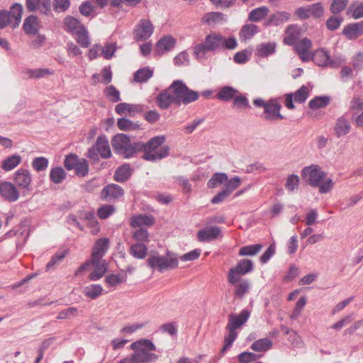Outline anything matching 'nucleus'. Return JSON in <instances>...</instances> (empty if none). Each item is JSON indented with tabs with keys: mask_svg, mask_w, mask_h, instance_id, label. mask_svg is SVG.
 Returning a JSON list of instances; mask_svg holds the SVG:
<instances>
[{
	"mask_svg": "<svg viewBox=\"0 0 363 363\" xmlns=\"http://www.w3.org/2000/svg\"><path fill=\"white\" fill-rule=\"evenodd\" d=\"M199 97V92L190 89L183 81L177 79L157 96L156 102L160 108L167 109L173 104L178 106L189 104Z\"/></svg>",
	"mask_w": 363,
	"mask_h": 363,
	"instance_id": "f257e3e1",
	"label": "nucleus"
},
{
	"mask_svg": "<svg viewBox=\"0 0 363 363\" xmlns=\"http://www.w3.org/2000/svg\"><path fill=\"white\" fill-rule=\"evenodd\" d=\"M238 47V41L234 36L225 38L219 33L211 32L205 38L203 43L196 44L194 47V56L200 61L206 58L208 52H216L222 50H235Z\"/></svg>",
	"mask_w": 363,
	"mask_h": 363,
	"instance_id": "f03ea898",
	"label": "nucleus"
},
{
	"mask_svg": "<svg viewBox=\"0 0 363 363\" xmlns=\"http://www.w3.org/2000/svg\"><path fill=\"white\" fill-rule=\"evenodd\" d=\"M130 349L134 351L130 357L135 363L153 362L158 359L157 354L151 352L156 350V347L150 340H137L131 344Z\"/></svg>",
	"mask_w": 363,
	"mask_h": 363,
	"instance_id": "7ed1b4c3",
	"label": "nucleus"
},
{
	"mask_svg": "<svg viewBox=\"0 0 363 363\" xmlns=\"http://www.w3.org/2000/svg\"><path fill=\"white\" fill-rule=\"evenodd\" d=\"M164 141L165 137L164 135H159L151 138L146 143L140 142V145L143 146L141 151L144 152L143 158L147 161L155 162L167 157L169 152L168 146H163L157 150Z\"/></svg>",
	"mask_w": 363,
	"mask_h": 363,
	"instance_id": "20e7f679",
	"label": "nucleus"
},
{
	"mask_svg": "<svg viewBox=\"0 0 363 363\" xmlns=\"http://www.w3.org/2000/svg\"><path fill=\"white\" fill-rule=\"evenodd\" d=\"M111 145L115 152L123 155L125 158H130L137 152L141 151L140 142L131 143L126 135L117 134L111 140Z\"/></svg>",
	"mask_w": 363,
	"mask_h": 363,
	"instance_id": "39448f33",
	"label": "nucleus"
},
{
	"mask_svg": "<svg viewBox=\"0 0 363 363\" xmlns=\"http://www.w3.org/2000/svg\"><path fill=\"white\" fill-rule=\"evenodd\" d=\"M147 266L160 272L173 269L178 267L179 259L177 255L170 251H167L165 256L159 254L150 255L147 260Z\"/></svg>",
	"mask_w": 363,
	"mask_h": 363,
	"instance_id": "423d86ee",
	"label": "nucleus"
},
{
	"mask_svg": "<svg viewBox=\"0 0 363 363\" xmlns=\"http://www.w3.org/2000/svg\"><path fill=\"white\" fill-rule=\"evenodd\" d=\"M23 6L18 3L13 4L10 10H0V29L10 26L14 29L21 21Z\"/></svg>",
	"mask_w": 363,
	"mask_h": 363,
	"instance_id": "0eeeda50",
	"label": "nucleus"
},
{
	"mask_svg": "<svg viewBox=\"0 0 363 363\" xmlns=\"http://www.w3.org/2000/svg\"><path fill=\"white\" fill-rule=\"evenodd\" d=\"M32 182V174L27 169L20 168L13 174V184L22 191L23 196L33 191Z\"/></svg>",
	"mask_w": 363,
	"mask_h": 363,
	"instance_id": "6e6552de",
	"label": "nucleus"
},
{
	"mask_svg": "<svg viewBox=\"0 0 363 363\" xmlns=\"http://www.w3.org/2000/svg\"><path fill=\"white\" fill-rule=\"evenodd\" d=\"M154 30V25L149 18H141L133 29V38L137 42L145 41L152 36Z\"/></svg>",
	"mask_w": 363,
	"mask_h": 363,
	"instance_id": "1a4fd4ad",
	"label": "nucleus"
},
{
	"mask_svg": "<svg viewBox=\"0 0 363 363\" xmlns=\"http://www.w3.org/2000/svg\"><path fill=\"white\" fill-rule=\"evenodd\" d=\"M253 270V262L248 259H243L238 262L235 267L230 269L228 274V281L233 284L239 281L242 276Z\"/></svg>",
	"mask_w": 363,
	"mask_h": 363,
	"instance_id": "9d476101",
	"label": "nucleus"
},
{
	"mask_svg": "<svg viewBox=\"0 0 363 363\" xmlns=\"http://www.w3.org/2000/svg\"><path fill=\"white\" fill-rule=\"evenodd\" d=\"M303 179L311 186L316 187L320 185L325 177V173L318 165H311L304 167L301 171Z\"/></svg>",
	"mask_w": 363,
	"mask_h": 363,
	"instance_id": "9b49d317",
	"label": "nucleus"
},
{
	"mask_svg": "<svg viewBox=\"0 0 363 363\" xmlns=\"http://www.w3.org/2000/svg\"><path fill=\"white\" fill-rule=\"evenodd\" d=\"M281 108V104L277 99H271L267 101V104L264 108V112L261 117L266 121H277L284 119V116L280 113Z\"/></svg>",
	"mask_w": 363,
	"mask_h": 363,
	"instance_id": "f8f14e48",
	"label": "nucleus"
},
{
	"mask_svg": "<svg viewBox=\"0 0 363 363\" xmlns=\"http://www.w3.org/2000/svg\"><path fill=\"white\" fill-rule=\"evenodd\" d=\"M0 196L9 202H15L20 197L19 189L11 182H0Z\"/></svg>",
	"mask_w": 363,
	"mask_h": 363,
	"instance_id": "ddd939ff",
	"label": "nucleus"
},
{
	"mask_svg": "<svg viewBox=\"0 0 363 363\" xmlns=\"http://www.w3.org/2000/svg\"><path fill=\"white\" fill-rule=\"evenodd\" d=\"M309 96V89L308 86L303 85L294 94H287L285 96V106L289 109L295 108L293 101L296 103L302 104L306 101Z\"/></svg>",
	"mask_w": 363,
	"mask_h": 363,
	"instance_id": "4468645a",
	"label": "nucleus"
},
{
	"mask_svg": "<svg viewBox=\"0 0 363 363\" xmlns=\"http://www.w3.org/2000/svg\"><path fill=\"white\" fill-rule=\"evenodd\" d=\"M250 313H251L248 309L244 308L239 315L230 314L229 315L228 323L226 328H230L232 330H236L247 321L250 316Z\"/></svg>",
	"mask_w": 363,
	"mask_h": 363,
	"instance_id": "2eb2a0df",
	"label": "nucleus"
},
{
	"mask_svg": "<svg viewBox=\"0 0 363 363\" xmlns=\"http://www.w3.org/2000/svg\"><path fill=\"white\" fill-rule=\"evenodd\" d=\"M26 6L30 12L38 10L40 13L48 15L51 11V0H26Z\"/></svg>",
	"mask_w": 363,
	"mask_h": 363,
	"instance_id": "dca6fc26",
	"label": "nucleus"
},
{
	"mask_svg": "<svg viewBox=\"0 0 363 363\" xmlns=\"http://www.w3.org/2000/svg\"><path fill=\"white\" fill-rule=\"evenodd\" d=\"M311 46L312 43L311 40L307 38H303L294 45L296 52L302 61L308 62L311 60V54L309 50Z\"/></svg>",
	"mask_w": 363,
	"mask_h": 363,
	"instance_id": "f3484780",
	"label": "nucleus"
},
{
	"mask_svg": "<svg viewBox=\"0 0 363 363\" xmlns=\"http://www.w3.org/2000/svg\"><path fill=\"white\" fill-rule=\"evenodd\" d=\"M109 247L108 238H104L97 240L92 249L91 258L94 261L102 259Z\"/></svg>",
	"mask_w": 363,
	"mask_h": 363,
	"instance_id": "a211bd4d",
	"label": "nucleus"
},
{
	"mask_svg": "<svg viewBox=\"0 0 363 363\" xmlns=\"http://www.w3.org/2000/svg\"><path fill=\"white\" fill-rule=\"evenodd\" d=\"M176 45V39L172 35H165L161 38L156 43L155 52L162 55L172 50Z\"/></svg>",
	"mask_w": 363,
	"mask_h": 363,
	"instance_id": "6ab92c4d",
	"label": "nucleus"
},
{
	"mask_svg": "<svg viewBox=\"0 0 363 363\" xmlns=\"http://www.w3.org/2000/svg\"><path fill=\"white\" fill-rule=\"evenodd\" d=\"M123 189L118 184L106 185L101 191V197L104 200L119 199L123 196Z\"/></svg>",
	"mask_w": 363,
	"mask_h": 363,
	"instance_id": "aec40b11",
	"label": "nucleus"
},
{
	"mask_svg": "<svg viewBox=\"0 0 363 363\" xmlns=\"http://www.w3.org/2000/svg\"><path fill=\"white\" fill-rule=\"evenodd\" d=\"M95 147L99 155L104 159L111 157V151L107 138L104 135L98 136L95 143Z\"/></svg>",
	"mask_w": 363,
	"mask_h": 363,
	"instance_id": "412c9836",
	"label": "nucleus"
},
{
	"mask_svg": "<svg viewBox=\"0 0 363 363\" xmlns=\"http://www.w3.org/2000/svg\"><path fill=\"white\" fill-rule=\"evenodd\" d=\"M90 262L94 265V269L89 274V279L91 281H97L100 279L107 271V262L105 260L99 259L94 261V259H90Z\"/></svg>",
	"mask_w": 363,
	"mask_h": 363,
	"instance_id": "4be33fe9",
	"label": "nucleus"
},
{
	"mask_svg": "<svg viewBox=\"0 0 363 363\" xmlns=\"http://www.w3.org/2000/svg\"><path fill=\"white\" fill-rule=\"evenodd\" d=\"M220 229L218 226L205 228L197 233V238L200 242H209L218 237Z\"/></svg>",
	"mask_w": 363,
	"mask_h": 363,
	"instance_id": "5701e85b",
	"label": "nucleus"
},
{
	"mask_svg": "<svg viewBox=\"0 0 363 363\" xmlns=\"http://www.w3.org/2000/svg\"><path fill=\"white\" fill-rule=\"evenodd\" d=\"M277 43L275 42L262 43L257 45L255 55L258 57L265 58L276 52Z\"/></svg>",
	"mask_w": 363,
	"mask_h": 363,
	"instance_id": "b1692460",
	"label": "nucleus"
},
{
	"mask_svg": "<svg viewBox=\"0 0 363 363\" xmlns=\"http://www.w3.org/2000/svg\"><path fill=\"white\" fill-rule=\"evenodd\" d=\"M235 298L242 299L245 295L249 293L251 288V284L249 280L240 278L239 281H236L233 284Z\"/></svg>",
	"mask_w": 363,
	"mask_h": 363,
	"instance_id": "393cba45",
	"label": "nucleus"
},
{
	"mask_svg": "<svg viewBox=\"0 0 363 363\" xmlns=\"http://www.w3.org/2000/svg\"><path fill=\"white\" fill-rule=\"evenodd\" d=\"M342 33L350 40L362 35L363 34V21L346 26Z\"/></svg>",
	"mask_w": 363,
	"mask_h": 363,
	"instance_id": "a878e982",
	"label": "nucleus"
},
{
	"mask_svg": "<svg viewBox=\"0 0 363 363\" xmlns=\"http://www.w3.org/2000/svg\"><path fill=\"white\" fill-rule=\"evenodd\" d=\"M350 123L346 117L341 116L337 119L334 130L337 138L346 135L350 133Z\"/></svg>",
	"mask_w": 363,
	"mask_h": 363,
	"instance_id": "bb28decb",
	"label": "nucleus"
},
{
	"mask_svg": "<svg viewBox=\"0 0 363 363\" xmlns=\"http://www.w3.org/2000/svg\"><path fill=\"white\" fill-rule=\"evenodd\" d=\"M155 223V218L150 215L138 214L133 216L130 220V225L133 228L142 226H151Z\"/></svg>",
	"mask_w": 363,
	"mask_h": 363,
	"instance_id": "cd10ccee",
	"label": "nucleus"
},
{
	"mask_svg": "<svg viewBox=\"0 0 363 363\" xmlns=\"http://www.w3.org/2000/svg\"><path fill=\"white\" fill-rule=\"evenodd\" d=\"M290 13L286 11H279L272 14L267 21L265 23V26H280L287 22L290 18Z\"/></svg>",
	"mask_w": 363,
	"mask_h": 363,
	"instance_id": "c85d7f7f",
	"label": "nucleus"
},
{
	"mask_svg": "<svg viewBox=\"0 0 363 363\" xmlns=\"http://www.w3.org/2000/svg\"><path fill=\"white\" fill-rule=\"evenodd\" d=\"M258 32L259 29L256 25L253 23L245 24L240 30L239 36L241 40L247 41Z\"/></svg>",
	"mask_w": 363,
	"mask_h": 363,
	"instance_id": "c756f323",
	"label": "nucleus"
},
{
	"mask_svg": "<svg viewBox=\"0 0 363 363\" xmlns=\"http://www.w3.org/2000/svg\"><path fill=\"white\" fill-rule=\"evenodd\" d=\"M23 28L26 34L35 35L38 31V18L35 16H29L23 22Z\"/></svg>",
	"mask_w": 363,
	"mask_h": 363,
	"instance_id": "7c9ffc66",
	"label": "nucleus"
},
{
	"mask_svg": "<svg viewBox=\"0 0 363 363\" xmlns=\"http://www.w3.org/2000/svg\"><path fill=\"white\" fill-rule=\"evenodd\" d=\"M133 169L130 164H125L118 167L114 174V179L118 182H125L132 174Z\"/></svg>",
	"mask_w": 363,
	"mask_h": 363,
	"instance_id": "2f4dec72",
	"label": "nucleus"
},
{
	"mask_svg": "<svg viewBox=\"0 0 363 363\" xmlns=\"http://www.w3.org/2000/svg\"><path fill=\"white\" fill-rule=\"evenodd\" d=\"M329 53L328 51L323 49H319L314 52L311 55V59L320 67H327L328 63Z\"/></svg>",
	"mask_w": 363,
	"mask_h": 363,
	"instance_id": "473e14b6",
	"label": "nucleus"
},
{
	"mask_svg": "<svg viewBox=\"0 0 363 363\" xmlns=\"http://www.w3.org/2000/svg\"><path fill=\"white\" fill-rule=\"evenodd\" d=\"M238 93V91L236 89L232 86H225L220 89L216 94V97L219 100L228 101L234 99Z\"/></svg>",
	"mask_w": 363,
	"mask_h": 363,
	"instance_id": "72a5a7b5",
	"label": "nucleus"
},
{
	"mask_svg": "<svg viewBox=\"0 0 363 363\" xmlns=\"http://www.w3.org/2000/svg\"><path fill=\"white\" fill-rule=\"evenodd\" d=\"M272 347V342L269 338H261L254 342L250 348L255 352H264Z\"/></svg>",
	"mask_w": 363,
	"mask_h": 363,
	"instance_id": "f704fd0d",
	"label": "nucleus"
},
{
	"mask_svg": "<svg viewBox=\"0 0 363 363\" xmlns=\"http://www.w3.org/2000/svg\"><path fill=\"white\" fill-rule=\"evenodd\" d=\"M64 22L66 30L69 33H76L81 30V28H84V26L82 25L78 19L72 16H67Z\"/></svg>",
	"mask_w": 363,
	"mask_h": 363,
	"instance_id": "c9c22d12",
	"label": "nucleus"
},
{
	"mask_svg": "<svg viewBox=\"0 0 363 363\" xmlns=\"http://www.w3.org/2000/svg\"><path fill=\"white\" fill-rule=\"evenodd\" d=\"M268 7L263 6L252 10L248 16V20L252 22H258L262 20L269 13Z\"/></svg>",
	"mask_w": 363,
	"mask_h": 363,
	"instance_id": "e433bc0d",
	"label": "nucleus"
},
{
	"mask_svg": "<svg viewBox=\"0 0 363 363\" xmlns=\"http://www.w3.org/2000/svg\"><path fill=\"white\" fill-rule=\"evenodd\" d=\"M129 252L133 257L143 259L147 255V247L144 244L135 243L130 246Z\"/></svg>",
	"mask_w": 363,
	"mask_h": 363,
	"instance_id": "4c0bfd02",
	"label": "nucleus"
},
{
	"mask_svg": "<svg viewBox=\"0 0 363 363\" xmlns=\"http://www.w3.org/2000/svg\"><path fill=\"white\" fill-rule=\"evenodd\" d=\"M22 161L21 156L14 155L6 158L1 164V168L6 172L11 171L16 167Z\"/></svg>",
	"mask_w": 363,
	"mask_h": 363,
	"instance_id": "58836bf2",
	"label": "nucleus"
},
{
	"mask_svg": "<svg viewBox=\"0 0 363 363\" xmlns=\"http://www.w3.org/2000/svg\"><path fill=\"white\" fill-rule=\"evenodd\" d=\"M67 174L61 167H53L50 172V179L54 184H60L66 178Z\"/></svg>",
	"mask_w": 363,
	"mask_h": 363,
	"instance_id": "ea45409f",
	"label": "nucleus"
},
{
	"mask_svg": "<svg viewBox=\"0 0 363 363\" xmlns=\"http://www.w3.org/2000/svg\"><path fill=\"white\" fill-rule=\"evenodd\" d=\"M286 36L284 38V43L289 45H294L298 41V32L295 26L290 25L286 30Z\"/></svg>",
	"mask_w": 363,
	"mask_h": 363,
	"instance_id": "a19ab883",
	"label": "nucleus"
},
{
	"mask_svg": "<svg viewBox=\"0 0 363 363\" xmlns=\"http://www.w3.org/2000/svg\"><path fill=\"white\" fill-rule=\"evenodd\" d=\"M141 110L142 108L140 105H133L127 103L118 104L115 108L116 112L121 116L124 115L126 112H138Z\"/></svg>",
	"mask_w": 363,
	"mask_h": 363,
	"instance_id": "79ce46f5",
	"label": "nucleus"
},
{
	"mask_svg": "<svg viewBox=\"0 0 363 363\" xmlns=\"http://www.w3.org/2000/svg\"><path fill=\"white\" fill-rule=\"evenodd\" d=\"M330 102V97L328 96H316L311 99L308 103V106L311 109H318L326 107Z\"/></svg>",
	"mask_w": 363,
	"mask_h": 363,
	"instance_id": "37998d69",
	"label": "nucleus"
},
{
	"mask_svg": "<svg viewBox=\"0 0 363 363\" xmlns=\"http://www.w3.org/2000/svg\"><path fill=\"white\" fill-rule=\"evenodd\" d=\"M102 291L103 288L99 284H90L84 289V295L91 299L98 298L102 294Z\"/></svg>",
	"mask_w": 363,
	"mask_h": 363,
	"instance_id": "c03bdc74",
	"label": "nucleus"
},
{
	"mask_svg": "<svg viewBox=\"0 0 363 363\" xmlns=\"http://www.w3.org/2000/svg\"><path fill=\"white\" fill-rule=\"evenodd\" d=\"M127 276L125 273L123 274H111L106 277V282L108 286L116 287L117 285L126 281Z\"/></svg>",
	"mask_w": 363,
	"mask_h": 363,
	"instance_id": "a18cd8bd",
	"label": "nucleus"
},
{
	"mask_svg": "<svg viewBox=\"0 0 363 363\" xmlns=\"http://www.w3.org/2000/svg\"><path fill=\"white\" fill-rule=\"evenodd\" d=\"M153 71L149 67H144L135 72L134 79L137 82H145L152 77Z\"/></svg>",
	"mask_w": 363,
	"mask_h": 363,
	"instance_id": "49530a36",
	"label": "nucleus"
},
{
	"mask_svg": "<svg viewBox=\"0 0 363 363\" xmlns=\"http://www.w3.org/2000/svg\"><path fill=\"white\" fill-rule=\"evenodd\" d=\"M261 244L250 245L244 246L240 249L239 255L240 256H254L257 255L262 248Z\"/></svg>",
	"mask_w": 363,
	"mask_h": 363,
	"instance_id": "de8ad7c7",
	"label": "nucleus"
},
{
	"mask_svg": "<svg viewBox=\"0 0 363 363\" xmlns=\"http://www.w3.org/2000/svg\"><path fill=\"white\" fill-rule=\"evenodd\" d=\"M228 179L225 173H215L208 182V187L215 188L228 181Z\"/></svg>",
	"mask_w": 363,
	"mask_h": 363,
	"instance_id": "09e8293b",
	"label": "nucleus"
},
{
	"mask_svg": "<svg viewBox=\"0 0 363 363\" xmlns=\"http://www.w3.org/2000/svg\"><path fill=\"white\" fill-rule=\"evenodd\" d=\"M48 164L49 161L45 157H35L31 163L32 167L38 172L45 171Z\"/></svg>",
	"mask_w": 363,
	"mask_h": 363,
	"instance_id": "8fccbe9b",
	"label": "nucleus"
},
{
	"mask_svg": "<svg viewBox=\"0 0 363 363\" xmlns=\"http://www.w3.org/2000/svg\"><path fill=\"white\" fill-rule=\"evenodd\" d=\"M224 14L220 12H210L205 15L203 21L208 25L217 24L223 21Z\"/></svg>",
	"mask_w": 363,
	"mask_h": 363,
	"instance_id": "3c124183",
	"label": "nucleus"
},
{
	"mask_svg": "<svg viewBox=\"0 0 363 363\" xmlns=\"http://www.w3.org/2000/svg\"><path fill=\"white\" fill-rule=\"evenodd\" d=\"M347 13L350 14L354 19H358L363 17V2L352 4L348 10Z\"/></svg>",
	"mask_w": 363,
	"mask_h": 363,
	"instance_id": "603ef678",
	"label": "nucleus"
},
{
	"mask_svg": "<svg viewBox=\"0 0 363 363\" xmlns=\"http://www.w3.org/2000/svg\"><path fill=\"white\" fill-rule=\"evenodd\" d=\"M76 40L83 48H88L90 45V40L88 30L86 28H82L77 33Z\"/></svg>",
	"mask_w": 363,
	"mask_h": 363,
	"instance_id": "864d4df0",
	"label": "nucleus"
},
{
	"mask_svg": "<svg viewBox=\"0 0 363 363\" xmlns=\"http://www.w3.org/2000/svg\"><path fill=\"white\" fill-rule=\"evenodd\" d=\"M117 125L120 130L125 131L134 130L139 128V125L138 123H133L125 118H119L118 120Z\"/></svg>",
	"mask_w": 363,
	"mask_h": 363,
	"instance_id": "5fc2aeb1",
	"label": "nucleus"
},
{
	"mask_svg": "<svg viewBox=\"0 0 363 363\" xmlns=\"http://www.w3.org/2000/svg\"><path fill=\"white\" fill-rule=\"evenodd\" d=\"M310 17L320 18L323 16L324 8L321 3H315L307 6Z\"/></svg>",
	"mask_w": 363,
	"mask_h": 363,
	"instance_id": "6e6d98bb",
	"label": "nucleus"
},
{
	"mask_svg": "<svg viewBox=\"0 0 363 363\" xmlns=\"http://www.w3.org/2000/svg\"><path fill=\"white\" fill-rule=\"evenodd\" d=\"M26 73L28 75L29 78H34V79H40L43 78L48 75H50L53 73V71H52L50 69H28L26 71Z\"/></svg>",
	"mask_w": 363,
	"mask_h": 363,
	"instance_id": "4d7b16f0",
	"label": "nucleus"
},
{
	"mask_svg": "<svg viewBox=\"0 0 363 363\" xmlns=\"http://www.w3.org/2000/svg\"><path fill=\"white\" fill-rule=\"evenodd\" d=\"M300 179L298 175L292 174H290L287 179L285 184L286 189L290 191H294L298 190L299 186Z\"/></svg>",
	"mask_w": 363,
	"mask_h": 363,
	"instance_id": "13d9d810",
	"label": "nucleus"
},
{
	"mask_svg": "<svg viewBox=\"0 0 363 363\" xmlns=\"http://www.w3.org/2000/svg\"><path fill=\"white\" fill-rule=\"evenodd\" d=\"M241 184V179L239 177L235 176L230 179V180L228 179L226 181V184H225V186L223 189L226 191V193L230 196V194L235 190L237 188L240 186Z\"/></svg>",
	"mask_w": 363,
	"mask_h": 363,
	"instance_id": "bf43d9fd",
	"label": "nucleus"
},
{
	"mask_svg": "<svg viewBox=\"0 0 363 363\" xmlns=\"http://www.w3.org/2000/svg\"><path fill=\"white\" fill-rule=\"evenodd\" d=\"M81 159L75 154H69L65 157L64 166L67 170H73Z\"/></svg>",
	"mask_w": 363,
	"mask_h": 363,
	"instance_id": "052dcab7",
	"label": "nucleus"
},
{
	"mask_svg": "<svg viewBox=\"0 0 363 363\" xmlns=\"http://www.w3.org/2000/svg\"><path fill=\"white\" fill-rule=\"evenodd\" d=\"M74 169L77 176L85 177L89 172L88 162L85 159H81Z\"/></svg>",
	"mask_w": 363,
	"mask_h": 363,
	"instance_id": "680f3d73",
	"label": "nucleus"
},
{
	"mask_svg": "<svg viewBox=\"0 0 363 363\" xmlns=\"http://www.w3.org/2000/svg\"><path fill=\"white\" fill-rule=\"evenodd\" d=\"M80 13L86 17L94 16V7L89 1L83 2L79 7Z\"/></svg>",
	"mask_w": 363,
	"mask_h": 363,
	"instance_id": "e2e57ef3",
	"label": "nucleus"
},
{
	"mask_svg": "<svg viewBox=\"0 0 363 363\" xmlns=\"http://www.w3.org/2000/svg\"><path fill=\"white\" fill-rule=\"evenodd\" d=\"M116 51V43H107L101 50V54L105 59L112 58Z\"/></svg>",
	"mask_w": 363,
	"mask_h": 363,
	"instance_id": "0e129e2a",
	"label": "nucleus"
},
{
	"mask_svg": "<svg viewBox=\"0 0 363 363\" xmlns=\"http://www.w3.org/2000/svg\"><path fill=\"white\" fill-rule=\"evenodd\" d=\"M105 93L111 101L115 103L121 101L120 92L114 86L110 85L106 87Z\"/></svg>",
	"mask_w": 363,
	"mask_h": 363,
	"instance_id": "69168bd1",
	"label": "nucleus"
},
{
	"mask_svg": "<svg viewBox=\"0 0 363 363\" xmlns=\"http://www.w3.org/2000/svg\"><path fill=\"white\" fill-rule=\"evenodd\" d=\"M348 0H334L330 6V11L333 14L342 11L347 5Z\"/></svg>",
	"mask_w": 363,
	"mask_h": 363,
	"instance_id": "338daca9",
	"label": "nucleus"
},
{
	"mask_svg": "<svg viewBox=\"0 0 363 363\" xmlns=\"http://www.w3.org/2000/svg\"><path fill=\"white\" fill-rule=\"evenodd\" d=\"M189 62V54L186 51L179 52L174 58V63L177 66L186 65Z\"/></svg>",
	"mask_w": 363,
	"mask_h": 363,
	"instance_id": "774afa93",
	"label": "nucleus"
}]
</instances>
